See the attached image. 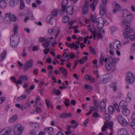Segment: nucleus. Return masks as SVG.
<instances>
[{
    "mask_svg": "<svg viewBox=\"0 0 135 135\" xmlns=\"http://www.w3.org/2000/svg\"><path fill=\"white\" fill-rule=\"evenodd\" d=\"M120 123L123 126H128V122L124 119Z\"/></svg>",
    "mask_w": 135,
    "mask_h": 135,
    "instance_id": "obj_40",
    "label": "nucleus"
},
{
    "mask_svg": "<svg viewBox=\"0 0 135 135\" xmlns=\"http://www.w3.org/2000/svg\"><path fill=\"white\" fill-rule=\"evenodd\" d=\"M46 40V42L43 44V46L45 48H47L49 47L50 46V43L51 42V40L50 39V38H47Z\"/></svg>",
    "mask_w": 135,
    "mask_h": 135,
    "instance_id": "obj_24",
    "label": "nucleus"
},
{
    "mask_svg": "<svg viewBox=\"0 0 135 135\" xmlns=\"http://www.w3.org/2000/svg\"><path fill=\"white\" fill-rule=\"evenodd\" d=\"M20 78L23 81H27L29 79L28 76L25 75H21L19 76Z\"/></svg>",
    "mask_w": 135,
    "mask_h": 135,
    "instance_id": "obj_31",
    "label": "nucleus"
},
{
    "mask_svg": "<svg viewBox=\"0 0 135 135\" xmlns=\"http://www.w3.org/2000/svg\"><path fill=\"white\" fill-rule=\"evenodd\" d=\"M88 59V57L87 56H84L81 59L79 60V62L80 64H83Z\"/></svg>",
    "mask_w": 135,
    "mask_h": 135,
    "instance_id": "obj_36",
    "label": "nucleus"
},
{
    "mask_svg": "<svg viewBox=\"0 0 135 135\" xmlns=\"http://www.w3.org/2000/svg\"><path fill=\"white\" fill-rule=\"evenodd\" d=\"M26 106L24 107V109H27L29 108L31 106V104L29 101H27L26 103Z\"/></svg>",
    "mask_w": 135,
    "mask_h": 135,
    "instance_id": "obj_51",
    "label": "nucleus"
},
{
    "mask_svg": "<svg viewBox=\"0 0 135 135\" xmlns=\"http://www.w3.org/2000/svg\"><path fill=\"white\" fill-rule=\"evenodd\" d=\"M7 5L6 1L4 0H0V7L3 9L5 8Z\"/></svg>",
    "mask_w": 135,
    "mask_h": 135,
    "instance_id": "obj_21",
    "label": "nucleus"
},
{
    "mask_svg": "<svg viewBox=\"0 0 135 135\" xmlns=\"http://www.w3.org/2000/svg\"><path fill=\"white\" fill-rule=\"evenodd\" d=\"M53 131V128L52 127L45 128L44 130V131L47 132L49 133L52 132Z\"/></svg>",
    "mask_w": 135,
    "mask_h": 135,
    "instance_id": "obj_37",
    "label": "nucleus"
},
{
    "mask_svg": "<svg viewBox=\"0 0 135 135\" xmlns=\"http://www.w3.org/2000/svg\"><path fill=\"white\" fill-rule=\"evenodd\" d=\"M113 4L115 6L114 9L113 10V12L115 13L117 11H119L121 8L120 6L115 2H113Z\"/></svg>",
    "mask_w": 135,
    "mask_h": 135,
    "instance_id": "obj_15",
    "label": "nucleus"
},
{
    "mask_svg": "<svg viewBox=\"0 0 135 135\" xmlns=\"http://www.w3.org/2000/svg\"><path fill=\"white\" fill-rule=\"evenodd\" d=\"M12 129L10 127H8L5 128L1 131L3 135H7L10 134L11 132Z\"/></svg>",
    "mask_w": 135,
    "mask_h": 135,
    "instance_id": "obj_11",
    "label": "nucleus"
},
{
    "mask_svg": "<svg viewBox=\"0 0 135 135\" xmlns=\"http://www.w3.org/2000/svg\"><path fill=\"white\" fill-rule=\"evenodd\" d=\"M91 78V76L90 75L88 74L86 75L85 76V80H89Z\"/></svg>",
    "mask_w": 135,
    "mask_h": 135,
    "instance_id": "obj_56",
    "label": "nucleus"
},
{
    "mask_svg": "<svg viewBox=\"0 0 135 135\" xmlns=\"http://www.w3.org/2000/svg\"><path fill=\"white\" fill-rule=\"evenodd\" d=\"M100 12L101 16H103L105 14L106 11L105 7L102 5H100Z\"/></svg>",
    "mask_w": 135,
    "mask_h": 135,
    "instance_id": "obj_18",
    "label": "nucleus"
},
{
    "mask_svg": "<svg viewBox=\"0 0 135 135\" xmlns=\"http://www.w3.org/2000/svg\"><path fill=\"white\" fill-rule=\"evenodd\" d=\"M127 104L126 101L122 100L120 102L119 104V106L120 108L123 109L127 108Z\"/></svg>",
    "mask_w": 135,
    "mask_h": 135,
    "instance_id": "obj_13",
    "label": "nucleus"
},
{
    "mask_svg": "<svg viewBox=\"0 0 135 135\" xmlns=\"http://www.w3.org/2000/svg\"><path fill=\"white\" fill-rule=\"evenodd\" d=\"M69 20V17L66 15H65L63 18L62 22L64 23H66L68 22Z\"/></svg>",
    "mask_w": 135,
    "mask_h": 135,
    "instance_id": "obj_32",
    "label": "nucleus"
},
{
    "mask_svg": "<svg viewBox=\"0 0 135 135\" xmlns=\"http://www.w3.org/2000/svg\"><path fill=\"white\" fill-rule=\"evenodd\" d=\"M29 19H30L31 20H34V17H33V16L32 14L31 13H30L29 14Z\"/></svg>",
    "mask_w": 135,
    "mask_h": 135,
    "instance_id": "obj_61",
    "label": "nucleus"
},
{
    "mask_svg": "<svg viewBox=\"0 0 135 135\" xmlns=\"http://www.w3.org/2000/svg\"><path fill=\"white\" fill-rule=\"evenodd\" d=\"M20 8L21 9H23L25 7L24 3L23 0H20Z\"/></svg>",
    "mask_w": 135,
    "mask_h": 135,
    "instance_id": "obj_47",
    "label": "nucleus"
},
{
    "mask_svg": "<svg viewBox=\"0 0 135 135\" xmlns=\"http://www.w3.org/2000/svg\"><path fill=\"white\" fill-rule=\"evenodd\" d=\"M54 90H55V93L57 95H59L61 94L60 90L58 89L56 90L55 89Z\"/></svg>",
    "mask_w": 135,
    "mask_h": 135,
    "instance_id": "obj_62",
    "label": "nucleus"
},
{
    "mask_svg": "<svg viewBox=\"0 0 135 135\" xmlns=\"http://www.w3.org/2000/svg\"><path fill=\"white\" fill-rule=\"evenodd\" d=\"M104 60V58L102 55H101L100 59L99 61L100 63L102 65V66L103 65V62Z\"/></svg>",
    "mask_w": 135,
    "mask_h": 135,
    "instance_id": "obj_48",
    "label": "nucleus"
},
{
    "mask_svg": "<svg viewBox=\"0 0 135 135\" xmlns=\"http://www.w3.org/2000/svg\"><path fill=\"white\" fill-rule=\"evenodd\" d=\"M113 123L112 122H109L108 124V127L110 128V129H112V127L113 126Z\"/></svg>",
    "mask_w": 135,
    "mask_h": 135,
    "instance_id": "obj_54",
    "label": "nucleus"
},
{
    "mask_svg": "<svg viewBox=\"0 0 135 135\" xmlns=\"http://www.w3.org/2000/svg\"><path fill=\"white\" fill-rule=\"evenodd\" d=\"M72 114L70 113H63L61 115V117L62 118H66L69 117H71Z\"/></svg>",
    "mask_w": 135,
    "mask_h": 135,
    "instance_id": "obj_27",
    "label": "nucleus"
},
{
    "mask_svg": "<svg viewBox=\"0 0 135 135\" xmlns=\"http://www.w3.org/2000/svg\"><path fill=\"white\" fill-rule=\"evenodd\" d=\"M89 4V0H86L85 3L83 8L82 13L83 14L85 15L87 13L88 11V5Z\"/></svg>",
    "mask_w": 135,
    "mask_h": 135,
    "instance_id": "obj_10",
    "label": "nucleus"
},
{
    "mask_svg": "<svg viewBox=\"0 0 135 135\" xmlns=\"http://www.w3.org/2000/svg\"><path fill=\"white\" fill-rule=\"evenodd\" d=\"M108 60L112 67H113V68L115 69L116 63L119 60V59L118 58L113 59L112 57L110 56L108 57Z\"/></svg>",
    "mask_w": 135,
    "mask_h": 135,
    "instance_id": "obj_8",
    "label": "nucleus"
},
{
    "mask_svg": "<svg viewBox=\"0 0 135 135\" xmlns=\"http://www.w3.org/2000/svg\"><path fill=\"white\" fill-rule=\"evenodd\" d=\"M98 0H94L93 3H92L90 5V7L92 11H93L95 9V6L96 5Z\"/></svg>",
    "mask_w": 135,
    "mask_h": 135,
    "instance_id": "obj_30",
    "label": "nucleus"
},
{
    "mask_svg": "<svg viewBox=\"0 0 135 135\" xmlns=\"http://www.w3.org/2000/svg\"><path fill=\"white\" fill-rule=\"evenodd\" d=\"M131 51L132 53L135 52V46L132 45L131 46Z\"/></svg>",
    "mask_w": 135,
    "mask_h": 135,
    "instance_id": "obj_55",
    "label": "nucleus"
},
{
    "mask_svg": "<svg viewBox=\"0 0 135 135\" xmlns=\"http://www.w3.org/2000/svg\"><path fill=\"white\" fill-rule=\"evenodd\" d=\"M121 45L120 42L118 41H115L113 44V47L115 50H119Z\"/></svg>",
    "mask_w": 135,
    "mask_h": 135,
    "instance_id": "obj_12",
    "label": "nucleus"
},
{
    "mask_svg": "<svg viewBox=\"0 0 135 135\" xmlns=\"http://www.w3.org/2000/svg\"><path fill=\"white\" fill-rule=\"evenodd\" d=\"M90 18L91 21L94 23H95L96 22V18L95 16L91 15L90 17Z\"/></svg>",
    "mask_w": 135,
    "mask_h": 135,
    "instance_id": "obj_52",
    "label": "nucleus"
},
{
    "mask_svg": "<svg viewBox=\"0 0 135 135\" xmlns=\"http://www.w3.org/2000/svg\"><path fill=\"white\" fill-rule=\"evenodd\" d=\"M64 103L66 107L69 106L70 105V102L69 99H65Z\"/></svg>",
    "mask_w": 135,
    "mask_h": 135,
    "instance_id": "obj_43",
    "label": "nucleus"
},
{
    "mask_svg": "<svg viewBox=\"0 0 135 135\" xmlns=\"http://www.w3.org/2000/svg\"><path fill=\"white\" fill-rule=\"evenodd\" d=\"M109 78V77L105 76L99 77L97 79L99 80V83L100 84H104L107 83Z\"/></svg>",
    "mask_w": 135,
    "mask_h": 135,
    "instance_id": "obj_9",
    "label": "nucleus"
},
{
    "mask_svg": "<svg viewBox=\"0 0 135 135\" xmlns=\"http://www.w3.org/2000/svg\"><path fill=\"white\" fill-rule=\"evenodd\" d=\"M39 40L40 42H44L46 41V40L44 38L42 37L39 38Z\"/></svg>",
    "mask_w": 135,
    "mask_h": 135,
    "instance_id": "obj_49",
    "label": "nucleus"
},
{
    "mask_svg": "<svg viewBox=\"0 0 135 135\" xmlns=\"http://www.w3.org/2000/svg\"><path fill=\"white\" fill-rule=\"evenodd\" d=\"M18 28V27L17 25H15V26L13 27L14 34H13V35H17L16 34H18V32H17V31Z\"/></svg>",
    "mask_w": 135,
    "mask_h": 135,
    "instance_id": "obj_39",
    "label": "nucleus"
},
{
    "mask_svg": "<svg viewBox=\"0 0 135 135\" xmlns=\"http://www.w3.org/2000/svg\"><path fill=\"white\" fill-rule=\"evenodd\" d=\"M23 130V128L20 124L16 125L14 129L15 134L16 135H19L22 134Z\"/></svg>",
    "mask_w": 135,
    "mask_h": 135,
    "instance_id": "obj_5",
    "label": "nucleus"
},
{
    "mask_svg": "<svg viewBox=\"0 0 135 135\" xmlns=\"http://www.w3.org/2000/svg\"><path fill=\"white\" fill-rule=\"evenodd\" d=\"M6 98L4 97H1L0 98V104H2L5 100Z\"/></svg>",
    "mask_w": 135,
    "mask_h": 135,
    "instance_id": "obj_57",
    "label": "nucleus"
},
{
    "mask_svg": "<svg viewBox=\"0 0 135 135\" xmlns=\"http://www.w3.org/2000/svg\"><path fill=\"white\" fill-rule=\"evenodd\" d=\"M130 126L133 129H135V121H133L131 122Z\"/></svg>",
    "mask_w": 135,
    "mask_h": 135,
    "instance_id": "obj_44",
    "label": "nucleus"
},
{
    "mask_svg": "<svg viewBox=\"0 0 135 135\" xmlns=\"http://www.w3.org/2000/svg\"><path fill=\"white\" fill-rule=\"evenodd\" d=\"M33 60L31 59L27 61L25 64L23 70L25 71L28 70L29 69L32 68L33 66Z\"/></svg>",
    "mask_w": 135,
    "mask_h": 135,
    "instance_id": "obj_7",
    "label": "nucleus"
},
{
    "mask_svg": "<svg viewBox=\"0 0 135 135\" xmlns=\"http://www.w3.org/2000/svg\"><path fill=\"white\" fill-rule=\"evenodd\" d=\"M59 70L62 72L63 75L65 76L67 75V70L66 68H64L63 67H61L59 68Z\"/></svg>",
    "mask_w": 135,
    "mask_h": 135,
    "instance_id": "obj_23",
    "label": "nucleus"
},
{
    "mask_svg": "<svg viewBox=\"0 0 135 135\" xmlns=\"http://www.w3.org/2000/svg\"><path fill=\"white\" fill-rule=\"evenodd\" d=\"M7 73L3 69H0V77H2L6 76Z\"/></svg>",
    "mask_w": 135,
    "mask_h": 135,
    "instance_id": "obj_28",
    "label": "nucleus"
},
{
    "mask_svg": "<svg viewBox=\"0 0 135 135\" xmlns=\"http://www.w3.org/2000/svg\"><path fill=\"white\" fill-rule=\"evenodd\" d=\"M5 22L7 23H10L11 21L15 22L16 21L17 18L14 15H11V13H8L6 14Z\"/></svg>",
    "mask_w": 135,
    "mask_h": 135,
    "instance_id": "obj_3",
    "label": "nucleus"
},
{
    "mask_svg": "<svg viewBox=\"0 0 135 135\" xmlns=\"http://www.w3.org/2000/svg\"><path fill=\"white\" fill-rule=\"evenodd\" d=\"M117 119L119 122L120 123L124 118L122 115H118Z\"/></svg>",
    "mask_w": 135,
    "mask_h": 135,
    "instance_id": "obj_35",
    "label": "nucleus"
},
{
    "mask_svg": "<svg viewBox=\"0 0 135 135\" xmlns=\"http://www.w3.org/2000/svg\"><path fill=\"white\" fill-rule=\"evenodd\" d=\"M126 81L129 83H133L135 80V78L132 72L127 73L126 75Z\"/></svg>",
    "mask_w": 135,
    "mask_h": 135,
    "instance_id": "obj_4",
    "label": "nucleus"
},
{
    "mask_svg": "<svg viewBox=\"0 0 135 135\" xmlns=\"http://www.w3.org/2000/svg\"><path fill=\"white\" fill-rule=\"evenodd\" d=\"M20 36L19 35H12L10 37V44L13 48H16L18 45L20 39Z\"/></svg>",
    "mask_w": 135,
    "mask_h": 135,
    "instance_id": "obj_2",
    "label": "nucleus"
},
{
    "mask_svg": "<svg viewBox=\"0 0 135 135\" xmlns=\"http://www.w3.org/2000/svg\"><path fill=\"white\" fill-rule=\"evenodd\" d=\"M97 26L98 28L99 29H102L103 28L105 22L104 20L102 18H98L96 21Z\"/></svg>",
    "mask_w": 135,
    "mask_h": 135,
    "instance_id": "obj_6",
    "label": "nucleus"
},
{
    "mask_svg": "<svg viewBox=\"0 0 135 135\" xmlns=\"http://www.w3.org/2000/svg\"><path fill=\"white\" fill-rule=\"evenodd\" d=\"M122 113L124 115L128 116L130 114V110L127 108L123 109Z\"/></svg>",
    "mask_w": 135,
    "mask_h": 135,
    "instance_id": "obj_20",
    "label": "nucleus"
},
{
    "mask_svg": "<svg viewBox=\"0 0 135 135\" xmlns=\"http://www.w3.org/2000/svg\"><path fill=\"white\" fill-rule=\"evenodd\" d=\"M125 28L124 29L125 32H127L128 33H131L133 31V29L130 27V26H124Z\"/></svg>",
    "mask_w": 135,
    "mask_h": 135,
    "instance_id": "obj_19",
    "label": "nucleus"
},
{
    "mask_svg": "<svg viewBox=\"0 0 135 135\" xmlns=\"http://www.w3.org/2000/svg\"><path fill=\"white\" fill-rule=\"evenodd\" d=\"M108 110L110 113L111 114H113L114 111V108L113 106L112 105H110L108 108Z\"/></svg>",
    "mask_w": 135,
    "mask_h": 135,
    "instance_id": "obj_33",
    "label": "nucleus"
},
{
    "mask_svg": "<svg viewBox=\"0 0 135 135\" xmlns=\"http://www.w3.org/2000/svg\"><path fill=\"white\" fill-rule=\"evenodd\" d=\"M88 121L89 119L87 118L83 122V124L85 127H86L87 126L86 124L88 123Z\"/></svg>",
    "mask_w": 135,
    "mask_h": 135,
    "instance_id": "obj_58",
    "label": "nucleus"
},
{
    "mask_svg": "<svg viewBox=\"0 0 135 135\" xmlns=\"http://www.w3.org/2000/svg\"><path fill=\"white\" fill-rule=\"evenodd\" d=\"M65 11H66V13L68 15L72 14L73 12V8L72 6H68L66 8L65 7Z\"/></svg>",
    "mask_w": 135,
    "mask_h": 135,
    "instance_id": "obj_14",
    "label": "nucleus"
},
{
    "mask_svg": "<svg viewBox=\"0 0 135 135\" xmlns=\"http://www.w3.org/2000/svg\"><path fill=\"white\" fill-rule=\"evenodd\" d=\"M128 132L127 130L124 128H122L118 131V135H127Z\"/></svg>",
    "mask_w": 135,
    "mask_h": 135,
    "instance_id": "obj_16",
    "label": "nucleus"
},
{
    "mask_svg": "<svg viewBox=\"0 0 135 135\" xmlns=\"http://www.w3.org/2000/svg\"><path fill=\"white\" fill-rule=\"evenodd\" d=\"M106 100L104 99L101 100L100 102V106L101 108H105L106 106Z\"/></svg>",
    "mask_w": 135,
    "mask_h": 135,
    "instance_id": "obj_25",
    "label": "nucleus"
},
{
    "mask_svg": "<svg viewBox=\"0 0 135 135\" xmlns=\"http://www.w3.org/2000/svg\"><path fill=\"white\" fill-rule=\"evenodd\" d=\"M58 11V10L57 9L54 10L51 12L52 15L54 17L56 16L57 15Z\"/></svg>",
    "mask_w": 135,
    "mask_h": 135,
    "instance_id": "obj_38",
    "label": "nucleus"
},
{
    "mask_svg": "<svg viewBox=\"0 0 135 135\" xmlns=\"http://www.w3.org/2000/svg\"><path fill=\"white\" fill-rule=\"evenodd\" d=\"M105 67L107 70H110L112 69H114L113 67H112L110 64H107L105 65Z\"/></svg>",
    "mask_w": 135,
    "mask_h": 135,
    "instance_id": "obj_42",
    "label": "nucleus"
},
{
    "mask_svg": "<svg viewBox=\"0 0 135 135\" xmlns=\"http://www.w3.org/2000/svg\"><path fill=\"white\" fill-rule=\"evenodd\" d=\"M19 0H11L9 4L12 7H14L17 5L19 2Z\"/></svg>",
    "mask_w": 135,
    "mask_h": 135,
    "instance_id": "obj_22",
    "label": "nucleus"
},
{
    "mask_svg": "<svg viewBox=\"0 0 135 135\" xmlns=\"http://www.w3.org/2000/svg\"><path fill=\"white\" fill-rule=\"evenodd\" d=\"M89 49L90 50V52L93 54H95V52L94 49H93L92 47L90 46L89 47Z\"/></svg>",
    "mask_w": 135,
    "mask_h": 135,
    "instance_id": "obj_46",
    "label": "nucleus"
},
{
    "mask_svg": "<svg viewBox=\"0 0 135 135\" xmlns=\"http://www.w3.org/2000/svg\"><path fill=\"white\" fill-rule=\"evenodd\" d=\"M26 98V95H22L17 98L16 99V100L18 102H19L22 100L25 99Z\"/></svg>",
    "mask_w": 135,
    "mask_h": 135,
    "instance_id": "obj_34",
    "label": "nucleus"
},
{
    "mask_svg": "<svg viewBox=\"0 0 135 135\" xmlns=\"http://www.w3.org/2000/svg\"><path fill=\"white\" fill-rule=\"evenodd\" d=\"M53 18L52 16L49 15L47 16V21L48 23H49L51 20Z\"/></svg>",
    "mask_w": 135,
    "mask_h": 135,
    "instance_id": "obj_50",
    "label": "nucleus"
},
{
    "mask_svg": "<svg viewBox=\"0 0 135 135\" xmlns=\"http://www.w3.org/2000/svg\"><path fill=\"white\" fill-rule=\"evenodd\" d=\"M127 32H125L123 33L124 37H125L124 38V40H126V39H128L129 37V35L127 34Z\"/></svg>",
    "mask_w": 135,
    "mask_h": 135,
    "instance_id": "obj_45",
    "label": "nucleus"
},
{
    "mask_svg": "<svg viewBox=\"0 0 135 135\" xmlns=\"http://www.w3.org/2000/svg\"><path fill=\"white\" fill-rule=\"evenodd\" d=\"M107 127V126L106 124H104L103 125L102 127V131H105L106 128Z\"/></svg>",
    "mask_w": 135,
    "mask_h": 135,
    "instance_id": "obj_63",
    "label": "nucleus"
},
{
    "mask_svg": "<svg viewBox=\"0 0 135 135\" xmlns=\"http://www.w3.org/2000/svg\"><path fill=\"white\" fill-rule=\"evenodd\" d=\"M6 53V50H4L3 53L1 54L0 56V61H2L5 58Z\"/></svg>",
    "mask_w": 135,
    "mask_h": 135,
    "instance_id": "obj_29",
    "label": "nucleus"
},
{
    "mask_svg": "<svg viewBox=\"0 0 135 135\" xmlns=\"http://www.w3.org/2000/svg\"><path fill=\"white\" fill-rule=\"evenodd\" d=\"M114 105L117 112L118 113H119L120 112V110L119 108V106H118L117 103H114Z\"/></svg>",
    "mask_w": 135,
    "mask_h": 135,
    "instance_id": "obj_41",
    "label": "nucleus"
},
{
    "mask_svg": "<svg viewBox=\"0 0 135 135\" xmlns=\"http://www.w3.org/2000/svg\"><path fill=\"white\" fill-rule=\"evenodd\" d=\"M93 103L94 105L97 107H98L99 106V105L97 104V102L96 100H94L93 101Z\"/></svg>",
    "mask_w": 135,
    "mask_h": 135,
    "instance_id": "obj_60",
    "label": "nucleus"
},
{
    "mask_svg": "<svg viewBox=\"0 0 135 135\" xmlns=\"http://www.w3.org/2000/svg\"><path fill=\"white\" fill-rule=\"evenodd\" d=\"M133 16L129 12H128L126 11H123L122 18L124 20L121 22V23L123 26H131L130 22L133 19Z\"/></svg>",
    "mask_w": 135,
    "mask_h": 135,
    "instance_id": "obj_1",
    "label": "nucleus"
},
{
    "mask_svg": "<svg viewBox=\"0 0 135 135\" xmlns=\"http://www.w3.org/2000/svg\"><path fill=\"white\" fill-rule=\"evenodd\" d=\"M68 4V0H63L61 4V9L62 11H65V7Z\"/></svg>",
    "mask_w": 135,
    "mask_h": 135,
    "instance_id": "obj_17",
    "label": "nucleus"
},
{
    "mask_svg": "<svg viewBox=\"0 0 135 135\" xmlns=\"http://www.w3.org/2000/svg\"><path fill=\"white\" fill-rule=\"evenodd\" d=\"M17 118V115H14L9 119V122L10 123L13 122L16 120Z\"/></svg>",
    "mask_w": 135,
    "mask_h": 135,
    "instance_id": "obj_26",
    "label": "nucleus"
},
{
    "mask_svg": "<svg viewBox=\"0 0 135 135\" xmlns=\"http://www.w3.org/2000/svg\"><path fill=\"white\" fill-rule=\"evenodd\" d=\"M50 49H47L46 48L44 50V53L46 55H47L48 53L49 52Z\"/></svg>",
    "mask_w": 135,
    "mask_h": 135,
    "instance_id": "obj_59",
    "label": "nucleus"
},
{
    "mask_svg": "<svg viewBox=\"0 0 135 135\" xmlns=\"http://www.w3.org/2000/svg\"><path fill=\"white\" fill-rule=\"evenodd\" d=\"M84 88L85 89H88L90 90H91L92 88L89 85L87 84H85L84 85Z\"/></svg>",
    "mask_w": 135,
    "mask_h": 135,
    "instance_id": "obj_53",
    "label": "nucleus"
},
{
    "mask_svg": "<svg viewBox=\"0 0 135 135\" xmlns=\"http://www.w3.org/2000/svg\"><path fill=\"white\" fill-rule=\"evenodd\" d=\"M129 38L131 40H135V37L133 35H132L130 36Z\"/></svg>",
    "mask_w": 135,
    "mask_h": 135,
    "instance_id": "obj_64",
    "label": "nucleus"
}]
</instances>
